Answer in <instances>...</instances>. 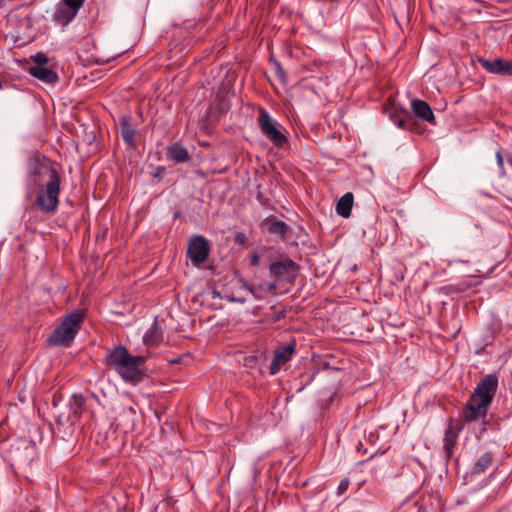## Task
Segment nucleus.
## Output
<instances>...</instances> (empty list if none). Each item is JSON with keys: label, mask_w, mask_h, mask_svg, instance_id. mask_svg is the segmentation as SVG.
I'll return each instance as SVG.
<instances>
[{"label": "nucleus", "mask_w": 512, "mask_h": 512, "mask_svg": "<svg viewBox=\"0 0 512 512\" xmlns=\"http://www.w3.org/2000/svg\"><path fill=\"white\" fill-rule=\"evenodd\" d=\"M77 13L78 12L72 8L60 4L53 14V21L61 26H66L76 17Z\"/></svg>", "instance_id": "f8f14e48"}, {"label": "nucleus", "mask_w": 512, "mask_h": 512, "mask_svg": "<svg viewBox=\"0 0 512 512\" xmlns=\"http://www.w3.org/2000/svg\"><path fill=\"white\" fill-rule=\"evenodd\" d=\"M496 159H497V164H498L499 168H500V169H503V165H504V163H503L502 153H501V151H500V150H498V151L496 152Z\"/></svg>", "instance_id": "c85d7f7f"}, {"label": "nucleus", "mask_w": 512, "mask_h": 512, "mask_svg": "<svg viewBox=\"0 0 512 512\" xmlns=\"http://www.w3.org/2000/svg\"><path fill=\"white\" fill-rule=\"evenodd\" d=\"M168 159L177 163L186 162L189 159V153L187 149L181 145L174 144L167 148L166 153Z\"/></svg>", "instance_id": "f3484780"}, {"label": "nucleus", "mask_w": 512, "mask_h": 512, "mask_svg": "<svg viewBox=\"0 0 512 512\" xmlns=\"http://www.w3.org/2000/svg\"><path fill=\"white\" fill-rule=\"evenodd\" d=\"M121 135L125 143L129 146L134 145L135 129L132 127L130 122L123 118L120 122Z\"/></svg>", "instance_id": "412c9836"}, {"label": "nucleus", "mask_w": 512, "mask_h": 512, "mask_svg": "<svg viewBox=\"0 0 512 512\" xmlns=\"http://www.w3.org/2000/svg\"><path fill=\"white\" fill-rule=\"evenodd\" d=\"M493 454L490 452L483 453L475 462L473 467L474 474H482L492 465Z\"/></svg>", "instance_id": "6ab92c4d"}, {"label": "nucleus", "mask_w": 512, "mask_h": 512, "mask_svg": "<svg viewBox=\"0 0 512 512\" xmlns=\"http://www.w3.org/2000/svg\"><path fill=\"white\" fill-rule=\"evenodd\" d=\"M32 60L36 64L35 66L45 67V65L49 62L47 55L43 52H38L32 56Z\"/></svg>", "instance_id": "5701e85b"}, {"label": "nucleus", "mask_w": 512, "mask_h": 512, "mask_svg": "<svg viewBox=\"0 0 512 512\" xmlns=\"http://www.w3.org/2000/svg\"><path fill=\"white\" fill-rule=\"evenodd\" d=\"M410 120L409 119H399L396 122V125L401 129H407L409 127Z\"/></svg>", "instance_id": "bb28decb"}, {"label": "nucleus", "mask_w": 512, "mask_h": 512, "mask_svg": "<svg viewBox=\"0 0 512 512\" xmlns=\"http://www.w3.org/2000/svg\"><path fill=\"white\" fill-rule=\"evenodd\" d=\"M461 429V427L454 426L451 422L445 430L444 449L448 458L452 455L453 449L456 445L458 433L461 431Z\"/></svg>", "instance_id": "4468645a"}, {"label": "nucleus", "mask_w": 512, "mask_h": 512, "mask_svg": "<svg viewBox=\"0 0 512 512\" xmlns=\"http://www.w3.org/2000/svg\"><path fill=\"white\" fill-rule=\"evenodd\" d=\"M349 485H350V480L348 478L342 479L337 487V493L339 495L344 494L348 490Z\"/></svg>", "instance_id": "a878e982"}, {"label": "nucleus", "mask_w": 512, "mask_h": 512, "mask_svg": "<svg viewBox=\"0 0 512 512\" xmlns=\"http://www.w3.org/2000/svg\"><path fill=\"white\" fill-rule=\"evenodd\" d=\"M61 179L56 168L48 161L34 160L30 163L27 177L26 198L31 199L35 190V205L45 214L53 215L59 205Z\"/></svg>", "instance_id": "f257e3e1"}, {"label": "nucleus", "mask_w": 512, "mask_h": 512, "mask_svg": "<svg viewBox=\"0 0 512 512\" xmlns=\"http://www.w3.org/2000/svg\"><path fill=\"white\" fill-rule=\"evenodd\" d=\"M411 109L418 118L431 124L435 123L433 111L426 101L419 99L413 100L411 102Z\"/></svg>", "instance_id": "9b49d317"}, {"label": "nucleus", "mask_w": 512, "mask_h": 512, "mask_svg": "<svg viewBox=\"0 0 512 512\" xmlns=\"http://www.w3.org/2000/svg\"><path fill=\"white\" fill-rule=\"evenodd\" d=\"M64 5L72 8L75 11H79V9L82 7L85 0H63Z\"/></svg>", "instance_id": "b1692460"}, {"label": "nucleus", "mask_w": 512, "mask_h": 512, "mask_svg": "<svg viewBox=\"0 0 512 512\" xmlns=\"http://www.w3.org/2000/svg\"><path fill=\"white\" fill-rule=\"evenodd\" d=\"M260 263V256L257 253H253L250 256V265L257 266Z\"/></svg>", "instance_id": "cd10ccee"}, {"label": "nucleus", "mask_w": 512, "mask_h": 512, "mask_svg": "<svg viewBox=\"0 0 512 512\" xmlns=\"http://www.w3.org/2000/svg\"><path fill=\"white\" fill-rule=\"evenodd\" d=\"M209 243L201 235L192 237L189 241L187 254L194 265L202 264L209 255Z\"/></svg>", "instance_id": "423d86ee"}, {"label": "nucleus", "mask_w": 512, "mask_h": 512, "mask_svg": "<svg viewBox=\"0 0 512 512\" xmlns=\"http://www.w3.org/2000/svg\"><path fill=\"white\" fill-rule=\"evenodd\" d=\"M274 67H275V72H276V75L277 77L282 81V82H285L286 81V73L285 71L283 70L281 64L278 62V61H275L274 62Z\"/></svg>", "instance_id": "393cba45"}, {"label": "nucleus", "mask_w": 512, "mask_h": 512, "mask_svg": "<svg viewBox=\"0 0 512 512\" xmlns=\"http://www.w3.org/2000/svg\"><path fill=\"white\" fill-rule=\"evenodd\" d=\"M353 194L348 192L344 194L338 201L336 205V212L341 217L347 218L351 215L352 207H353Z\"/></svg>", "instance_id": "dca6fc26"}, {"label": "nucleus", "mask_w": 512, "mask_h": 512, "mask_svg": "<svg viewBox=\"0 0 512 512\" xmlns=\"http://www.w3.org/2000/svg\"><path fill=\"white\" fill-rule=\"evenodd\" d=\"M258 124L261 132L278 148H282L288 142L287 137L282 133L279 124L272 119L270 114L261 109L258 116Z\"/></svg>", "instance_id": "20e7f679"}, {"label": "nucleus", "mask_w": 512, "mask_h": 512, "mask_svg": "<svg viewBox=\"0 0 512 512\" xmlns=\"http://www.w3.org/2000/svg\"><path fill=\"white\" fill-rule=\"evenodd\" d=\"M105 361L108 366L116 370L125 382H140L145 375L143 366L146 358L144 356H132L124 346H117L108 351Z\"/></svg>", "instance_id": "f03ea898"}, {"label": "nucleus", "mask_w": 512, "mask_h": 512, "mask_svg": "<svg viewBox=\"0 0 512 512\" xmlns=\"http://www.w3.org/2000/svg\"><path fill=\"white\" fill-rule=\"evenodd\" d=\"M478 62L481 67L489 73L512 76V59L504 60L501 58H495L493 60H487L480 58Z\"/></svg>", "instance_id": "1a4fd4ad"}, {"label": "nucleus", "mask_w": 512, "mask_h": 512, "mask_svg": "<svg viewBox=\"0 0 512 512\" xmlns=\"http://www.w3.org/2000/svg\"><path fill=\"white\" fill-rule=\"evenodd\" d=\"M214 297L219 296V293L217 291H213Z\"/></svg>", "instance_id": "7c9ffc66"}, {"label": "nucleus", "mask_w": 512, "mask_h": 512, "mask_svg": "<svg viewBox=\"0 0 512 512\" xmlns=\"http://www.w3.org/2000/svg\"><path fill=\"white\" fill-rule=\"evenodd\" d=\"M266 224L268 226V231L271 234H275L277 236L283 237L288 229V226L285 222L279 221L276 219H267Z\"/></svg>", "instance_id": "4be33fe9"}, {"label": "nucleus", "mask_w": 512, "mask_h": 512, "mask_svg": "<svg viewBox=\"0 0 512 512\" xmlns=\"http://www.w3.org/2000/svg\"><path fill=\"white\" fill-rule=\"evenodd\" d=\"M162 338V331L157 321H154L151 327L143 336V342L147 346H156L162 341Z\"/></svg>", "instance_id": "2eb2a0df"}, {"label": "nucleus", "mask_w": 512, "mask_h": 512, "mask_svg": "<svg viewBox=\"0 0 512 512\" xmlns=\"http://www.w3.org/2000/svg\"><path fill=\"white\" fill-rule=\"evenodd\" d=\"M296 270L297 264L289 258L273 262L269 266L270 276L274 278L273 283L276 284L282 279H287Z\"/></svg>", "instance_id": "6e6552de"}, {"label": "nucleus", "mask_w": 512, "mask_h": 512, "mask_svg": "<svg viewBox=\"0 0 512 512\" xmlns=\"http://www.w3.org/2000/svg\"><path fill=\"white\" fill-rule=\"evenodd\" d=\"M498 388V377L496 374H487L476 386L471 397L490 405Z\"/></svg>", "instance_id": "39448f33"}, {"label": "nucleus", "mask_w": 512, "mask_h": 512, "mask_svg": "<svg viewBox=\"0 0 512 512\" xmlns=\"http://www.w3.org/2000/svg\"><path fill=\"white\" fill-rule=\"evenodd\" d=\"M488 407L489 405L482 403L481 401L476 400L470 396L463 409L462 418L467 423L485 418L487 415Z\"/></svg>", "instance_id": "0eeeda50"}, {"label": "nucleus", "mask_w": 512, "mask_h": 512, "mask_svg": "<svg viewBox=\"0 0 512 512\" xmlns=\"http://www.w3.org/2000/svg\"><path fill=\"white\" fill-rule=\"evenodd\" d=\"M85 398L81 394H73L69 402L70 410L75 419H79L84 411Z\"/></svg>", "instance_id": "aec40b11"}, {"label": "nucleus", "mask_w": 512, "mask_h": 512, "mask_svg": "<svg viewBox=\"0 0 512 512\" xmlns=\"http://www.w3.org/2000/svg\"><path fill=\"white\" fill-rule=\"evenodd\" d=\"M227 299H228L230 302H238V303H244V302H246V299H245V298H240V297H230V296H227Z\"/></svg>", "instance_id": "c756f323"}, {"label": "nucleus", "mask_w": 512, "mask_h": 512, "mask_svg": "<svg viewBox=\"0 0 512 512\" xmlns=\"http://www.w3.org/2000/svg\"><path fill=\"white\" fill-rule=\"evenodd\" d=\"M28 71L30 75L43 81L44 83L54 84L58 81L57 73L48 67L32 66Z\"/></svg>", "instance_id": "ddd939ff"}, {"label": "nucleus", "mask_w": 512, "mask_h": 512, "mask_svg": "<svg viewBox=\"0 0 512 512\" xmlns=\"http://www.w3.org/2000/svg\"><path fill=\"white\" fill-rule=\"evenodd\" d=\"M294 352L295 342L289 343L286 346H282L276 349L270 365V374H277L281 367L292 358Z\"/></svg>", "instance_id": "9d476101"}, {"label": "nucleus", "mask_w": 512, "mask_h": 512, "mask_svg": "<svg viewBox=\"0 0 512 512\" xmlns=\"http://www.w3.org/2000/svg\"><path fill=\"white\" fill-rule=\"evenodd\" d=\"M83 320L84 313L80 310L68 314L50 335L49 344L55 346L69 345L80 330Z\"/></svg>", "instance_id": "7ed1b4c3"}, {"label": "nucleus", "mask_w": 512, "mask_h": 512, "mask_svg": "<svg viewBox=\"0 0 512 512\" xmlns=\"http://www.w3.org/2000/svg\"><path fill=\"white\" fill-rule=\"evenodd\" d=\"M243 287L248 290L256 299H262L265 292H275L277 289L276 283L262 284L258 287L242 281Z\"/></svg>", "instance_id": "a211bd4d"}]
</instances>
